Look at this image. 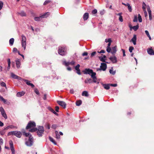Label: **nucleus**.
Masks as SVG:
<instances>
[{"instance_id":"1","label":"nucleus","mask_w":154,"mask_h":154,"mask_svg":"<svg viewBox=\"0 0 154 154\" xmlns=\"http://www.w3.org/2000/svg\"><path fill=\"white\" fill-rule=\"evenodd\" d=\"M35 122L30 121L26 127V129H30L29 130V131L30 132H34L37 130V129L35 128Z\"/></svg>"},{"instance_id":"2","label":"nucleus","mask_w":154,"mask_h":154,"mask_svg":"<svg viewBox=\"0 0 154 154\" xmlns=\"http://www.w3.org/2000/svg\"><path fill=\"white\" fill-rule=\"evenodd\" d=\"M66 49L65 47H59L58 48V53L61 55H65L66 53Z\"/></svg>"},{"instance_id":"3","label":"nucleus","mask_w":154,"mask_h":154,"mask_svg":"<svg viewBox=\"0 0 154 154\" xmlns=\"http://www.w3.org/2000/svg\"><path fill=\"white\" fill-rule=\"evenodd\" d=\"M14 135L17 137L20 138L22 136V133L20 131H15L9 132L8 135Z\"/></svg>"},{"instance_id":"4","label":"nucleus","mask_w":154,"mask_h":154,"mask_svg":"<svg viewBox=\"0 0 154 154\" xmlns=\"http://www.w3.org/2000/svg\"><path fill=\"white\" fill-rule=\"evenodd\" d=\"M50 15V13L49 12H47L45 14L42 15L40 16L39 17H35L34 18V20L36 21H40L42 18H46L47 17Z\"/></svg>"},{"instance_id":"5","label":"nucleus","mask_w":154,"mask_h":154,"mask_svg":"<svg viewBox=\"0 0 154 154\" xmlns=\"http://www.w3.org/2000/svg\"><path fill=\"white\" fill-rule=\"evenodd\" d=\"M22 45L25 50L26 48V37L23 35H22Z\"/></svg>"},{"instance_id":"6","label":"nucleus","mask_w":154,"mask_h":154,"mask_svg":"<svg viewBox=\"0 0 154 154\" xmlns=\"http://www.w3.org/2000/svg\"><path fill=\"white\" fill-rule=\"evenodd\" d=\"M44 132V130L43 127L42 126H39L37 131V133L38 136L39 137L42 136Z\"/></svg>"},{"instance_id":"7","label":"nucleus","mask_w":154,"mask_h":154,"mask_svg":"<svg viewBox=\"0 0 154 154\" xmlns=\"http://www.w3.org/2000/svg\"><path fill=\"white\" fill-rule=\"evenodd\" d=\"M107 68V65L105 63H101L100 66V68H97V71L102 70L103 71L106 70Z\"/></svg>"},{"instance_id":"8","label":"nucleus","mask_w":154,"mask_h":154,"mask_svg":"<svg viewBox=\"0 0 154 154\" xmlns=\"http://www.w3.org/2000/svg\"><path fill=\"white\" fill-rule=\"evenodd\" d=\"M33 137L32 136L29 137V140L28 141L26 142V144L27 146H30L32 145L33 143Z\"/></svg>"},{"instance_id":"9","label":"nucleus","mask_w":154,"mask_h":154,"mask_svg":"<svg viewBox=\"0 0 154 154\" xmlns=\"http://www.w3.org/2000/svg\"><path fill=\"white\" fill-rule=\"evenodd\" d=\"M83 72L85 74H88L90 75L93 74V73H96L93 72V70L89 69H86L83 71Z\"/></svg>"},{"instance_id":"10","label":"nucleus","mask_w":154,"mask_h":154,"mask_svg":"<svg viewBox=\"0 0 154 154\" xmlns=\"http://www.w3.org/2000/svg\"><path fill=\"white\" fill-rule=\"evenodd\" d=\"M9 143L11 148V149L12 151V154H14L15 150L13 144V142L12 140H10L9 142Z\"/></svg>"},{"instance_id":"11","label":"nucleus","mask_w":154,"mask_h":154,"mask_svg":"<svg viewBox=\"0 0 154 154\" xmlns=\"http://www.w3.org/2000/svg\"><path fill=\"white\" fill-rule=\"evenodd\" d=\"M0 111L2 115L3 116V117L5 119H7V116L4 109L2 107H1L0 108Z\"/></svg>"},{"instance_id":"12","label":"nucleus","mask_w":154,"mask_h":154,"mask_svg":"<svg viewBox=\"0 0 154 154\" xmlns=\"http://www.w3.org/2000/svg\"><path fill=\"white\" fill-rule=\"evenodd\" d=\"M96 73H93V74H91V77L93 79V82L94 83H97V84H98L99 83V82L97 81V78L96 76Z\"/></svg>"},{"instance_id":"13","label":"nucleus","mask_w":154,"mask_h":154,"mask_svg":"<svg viewBox=\"0 0 154 154\" xmlns=\"http://www.w3.org/2000/svg\"><path fill=\"white\" fill-rule=\"evenodd\" d=\"M57 102L60 105L63 107L64 108H66V104L65 102L60 101H57Z\"/></svg>"},{"instance_id":"14","label":"nucleus","mask_w":154,"mask_h":154,"mask_svg":"<svg viewBox=\"0 0 154 154\" xmlns=\"http://www.w3.org/2000/svg\"><path fill=\"white\" fill-rule=\"evenodd\" d=\"M11 77L14 79H17L19 80H22L23 79L20 77H19L17 75H15L13 73H11Z\"/></svg>"},{"instance_id":"15","label":"nucleus","mask_w":154,"mask_h":154,"mask_svg":"<svg viewBox=\"0 0 154 154\" xmlns=\"http://www.w3.org/2000/svg\"><path fill=\"white\" fill-rule=\"evenodd\" d=\"M148 53L150 55H154V51L151 48H148L147 49Z\"/></svg>"},{"instance_id":"16","label":"nucleus","mask_w":154,"mask_h":154,"mask_svg":"<svg viewBox=\"0 0 154 154\" xmlns=\"http://www.w3.org/2000/svg\"><path fill=\"white\" fill-rule=\"evenodd\" d=\"M147 10L149 14V20H151L152 19L151 11L149 7L147 8Z\"/></svg>"},{"instance_id":"17","label":"nucleus","mask_w":154,"mask_h":154,"mask_svg":"<svg viewBox=\"0 0 154 154\" xmlns=\"http://www.w3.org/2000/svg\"><path fill=\"white\" fill-rule=\"evenodd\" d=\"M22 80H23L25 82H26V84L29 85L31 86V87L32 88H34V85L32 83H30V81H28L26 79H23Z\"/></svg>"},{"instance_id":"18","label":"nucleus","mask_w":154,"mask_h":154,"mask_svg":"<svg viewBox=\"0 0 154 154\" xmlns=\"http://www.w3.org/2000/svg\"><path fill=\"white\" fill-rule=\"evenodd\" d=\"M137 40V37L136 35H134L133 38L131 39V41L133 42L134 45H136V42Z\"/></svg>"},{"instance_id":"19","label":"nucleus","mask_w":154,"mask_h":154,"mask_svg":"<svg viewBox=\"0 0 154 154\" xmlns=\"http://www.w3.org/2000/svg\"><path fill=\"white\" fill-rule=\"evenodd\" d=\"M17 67L18 68H19L20 66V62L19 59H17L16 60Z\"/></svg>"},{"instance_id":"20","label":"nucleus","mask_w":154,"mask_h":154,"mask_svg":"<svg viewBox=\"0 0 154 154\" xmlns=\"http://www.w3.org/2000/svg\"><path fill=\"white\" fill-rule=\"evenodd\" d=\"M109 59L113 63H116L117 62L116 58L115 56H113L109 58Z\"/></svg>"},{"instance_id":"21","label":"nucleus","mask_w":154,"mask_h":154,"mask_svg":"<svg viewBox=\"0 0 154 154\" xmlns=\"http://www.w3.org/2000/svg\"><path fill=\"white\" fill-rule=\"evenodd\" d=\"M116 46H115L112 47L111 49V53L112 54H114L117 51Z\"/></svg>"},{"instance_id":"22","label":"nucleus","mask_w":154,"mask_h":154,"mask_svg":"<svg viewBox=\"0 0 154 154\" xmlns=\"http://www.w3.org/2000/svg\"><path fill=\"white\" fill-rule=\"evenodd\" d=\"M106 57L105 55H103V57H100L99 58L100 61L103 62H105Z\"/></svg>"},{"instance_id":"23","label":"nucleus","mask_w":154,"mask_h":154,"mask_svg":"<svg viewBox=\"0 0 154 154\" xmlns=\"http://www.w3.org/2000/svg\"><path fill=\"white\" fill-rule=\"evenodd\" d=\"M25 93L23 91L18 92L17 94V96L18 97H21L24 95Z\"/></svg>"},{"instance_id":"24","label":"nucleus","mask_w":154,"mask_h":154,"mask_svg":"<svg viewBox=\"0 0 154 154\" xmlns=\"http://www.w3.org/2000/svg\"><path fill=\"white\" fill-rule=\"evenodd\" d=\"M89 14L88 13H85L83 15V19L84 20H86L88 18Z\"/></svg>"},{"instance_id":"25","label":"nucleus","mask_w":154,"mask_h":154,"mask_svg":"<svg viewBox=\"0 0 154 154\" xmlns=\"http://www.w3.org/2000/svg\"><path fill=\"white\" fill-rule=\"evenodd\" d=\"M17 127L13 125H10L5 128V129H8L9 128H17Z\"/></svg>"},{"instance_id":"26","label":"nucleus","mask_w":154,"mask_h":154,"mask_svg":"<svg viewBox=\"0 0 154 154\" xmlns=\"http://www.w3.org/2000/svg\"><path fill=\"white\" fill-rule=\"evenodd\" d=\"M103 85L106 89L108 90L109 88L110 84H103Z\"/></svg>"},{"instance_id":"27","label":"nucleus","mask_w":154,"mask_h":154,"mask_svg":"<svg viewBox=\"0 0 154 154\" xmlns=\"http://www.w3.org/2000/svg\"><path fill=\"white\" fill-rule=\"evenodd\" d=\"M85 83H91L92 82V80L91 79H87L85 81Z\"/></svg>"},{"instance_id":"28","label":"nucleus","mask_w":154,"mask_h":154,"mask_svg":"<svg viewBox=\"0 0 154 154\" xmlns=\"http://www.w3.org/2000/svg\"><path fill=\"white\" fill-rule=\"evenodd\" d=\"M82 95L83 96H85L86 97H88V92L86 91H84L82 92Z\"/></svg>"},{"instance_id":"29","label":"nucleus","mask_w":154,"mask_h":154,"mask_svg":"<svg viewBox=\"0 0 154 154\" xmlns=\"http://www.w3.org/2000/svg\"><path fill=\"white\" fill-rule=\"evenodd\" d=\"M14 38H11L9 40V44H10L11 45H12L13 44H14Z\"/></svg>"},{"instance_id":"30","label":"nucleus","mask_w":154,"mask_h":154,"mask_svg":"<svg viewBox=\"0 0 154 154\" xmlns=\"http://www.w3.org/2000/svg\"><path fill=\"white\" fill-rule=\"evenodd\" d=\"M7 61L8 63V70L10 68V65H11V62L10 59H8L7 60Z\"/></svg>"},{"instance_id":"31","label":"nucleus","mask_w":154,"mask_h":154,"mask_svg":"<svg viewBox=\"0 0 154 154\" xmlns=\"http://www.w3.org/2000/svg\"><path fill=\"white\" fill-rule=\"evenodd\" d=\"M139 27V26L138 24L136 26H134L133 27L132 29H133L135 31H136L138 29Z\"/></svg>"},{"instance_id":"32","label":"nucleus","mask_w":154,"mask_h":154,"mask_svg":"<svg viewBox=\"0 0 154 154\" xmlns=\"http://www.w3.org/2000/svg\"><path fill=\"white\" fill-rule=\"evenodd\" d=\"M122 13H119L118 14V15L119 16V20L121 22H122L123 21L122 17L121 16Z\"/></svg>"},{"instance_id":"33","label":"nucleus","mask_w":154,"mask_h":154,"mask_svg":"<svg viewBox=\"0 0 154 154\" xmlns=\"http://www.w3.org/2000/svg\"><path fill=\"white\" fill-rule=\"evenodd\" d=\"M49 109L51 112H52L54 114H55L56 115H58V114L56 112L54 111V110L53 109H52V108H51V107H50V108H49Z\"/></svg>"},{"instance_id":"34","label":"nucleus","mask_w":154,"mask_h":154,"mask_svg":"<svg viewBox=\"0 0 154 154\" xmlns=\"http://www.w3.org/2000/svg\"><path fill=\"white\" fill-rule=\"evenodd\" d=\"M109 72L110 74L114 75L115 73V72L113 71V68L112 67L109 70Z\"/></svg>"},{"instance_id":"35","label":"nucleus","mask_w":154,"mask_h":154,"mask_svg":"<svg viewBox=\"0 0 154 154\" xmlns=\"http://www.w3.org/2000/svg\"><path fill=\"white\" fill-rule=\"evenodd\" d=\"M49 139L54 144L56 145V143L55 141L54 140V139L51 137H49Z\"/></svg>"},{"instance_id":"36","label":"nucleus","mask_w":154,"mask_h":154,"mask_svg":"<svg viewBox=\"0 0 154 154\" xmlns=\"http://www.w3.org/2000/svg\"><path fill=\"white\" fill-rule=\"evenodd\" d=\"M127 6H128V8L129 11L131 12L132 11V8L130 4L128 3H127Z\"/></svg>"},{"instance_id":"37","label":"nucleus","mask_w":154,"mask_h":154,"mask_svg":"<svg viewBox=\"0 0 154 154\" xmlns=\"http://www.w3.org/2000/svg\"><path fill=\"white\" fill-rule=\"evenodd\" d=\"M82 103V101L81 100H78L76 102V105L77 106H79Z\"/></svg>"},{"instance_id":"38","label":"nucleus","mask_w":154,"mask_h":154,"mask_svg":"<svg viewBox=\"0 0 154 154\" xmlns=\"http://www.w3.org/2000/svg\"><path fill=\"white\" fill-rule=\"evenodd\" d=\"M19 14L21 16H26V13L23 11H21L19 13Z\"/></svg>"},{"instance_id":"39","label":"nucleus","mask_w":154,"mask_h":154,"mask_svg":"<svg viewBox=\"0 0 154 154\" xmlns=\"http://www.w3.org/2000/svg\"><path fill=\"white\" fill-rule=\"evenodd\" d=\"M146 5L145 3L144 2H143L142 4V8L143 11L146 10Z\"/></svg>"},{"instance_id":"40","label":"nucleus","mask_w":154,"mask_h":154,"mask_svg":"<svg viewBox=\"0 0 154 154\" xmlns=\"http://www.w3.org/2000/svg\"><path fill=\"white\" fill-rule=\"evenodd\" d=\"M7 130L8 129H5V128L4 129L0 131V134H1L2 135H4L5 134V131L6 130Z\"/></svg>"},{"instance_id":"41","label":"nucleus","mask_w":154,"mask_h":154,"mask_svg":"<svg viewBox=\"0 0 154 154\" xmlns=\"http://www.w3.org/2000/svg\"><path fill=\"white\" fill-rule=\"evenodd\" d=\"M0 84L2 86L5 87H6V85L5 83V82H0Z\"/></svg>"},{"instance_id":"42","label":"nucleus","mask_w":154,"mask_h":154,"mask_svg":"<svg viewBox=\"0 0 154 154\" xmlns=\"http://www.w3.org/2000/svg\"><path fill=\"white\" fill-rule=\"evenodd\" d=\"M55 134L56 135V137L57 139H59L60 138V135L58 133V132L57 131H55Z\"/></svg>"},{"instance_id":"43","label":"nucleus","mask_w":154,"mask_h":154,"mask_svg":"<svg viewBox=\"0 0 154 154\" xmlns=\"http://www.w3.org/2000/svg\"><path fill=\"white\" fill-rule=\"evenodd\" d=\"M138 21L140 22H141L142 21V19L141 18V16L140 14L138 15Z\"/></svg>"},{"instance_id":"44","label":"nucleus","mask_w":154,"mask_h":154,"mask_svg":"<svg viewBox=\"0 0 154 154\" xmlns=\"http://www.w3.org/2000/svg\"><path fill=\"white\" fill-rule=\"evenodd\" d=\"M105 42H111L112 41L111 39L110 38L108 39H106L105 40Z\"/></svg>"},{"instance_id":"45","label":"nucleus","mask_w":154,"mask_h":154,"mask_svg":"<svg viewBox=\"0 0 154 154\" xmlns=\"http://www.w3.org/2000/svg\"><path fill=\"white\" fill-rule=\"evenodd\" d=\"M0 100L3 101L4 103H5L6 102V100L4 99L3 97L0 95Z\"/></svg>"},{"instance_id":"46","label":"nucleus","mask_w":154,"mask_h":154,"mask_svg":"<svg viewBox=\"0 0 154 154\" xmlns=\"http://www.w3.org/2000/svg\"><path fill=\"white\" fill-rule=\"evenodd\" d=\"M3 5V3L2 1H0V11L2 9Z\"/></svg>"},{"instance_id":"47","label":"nucleus","mask_w":154,"mask_h":154,"mask_svg":"<svg viewBox=\"0 0 154 154\" xmlns=\"http://www.w3.org/2000/svg\"><path fill=\"white\" fill-rule=\"evenodd\" d=\"M63 63V64H64L66 66H67L70 65V63L69 62H66V61H64Z\"/></svg>"},{"instance_id":"48","label":"nucleus","mask_w":154,"mask_h":154,"mask_svg":"<svg viewBox=\"0 0 154 154\" xmlns=\"http://www.w3.org/2000/svg\"><path fill=\"white\" fill-rule=\"evenodd\" d=\"M133 21L134 22H137V16L136 15L134 16Z\"/></svg>"},{"instance_id":"49","label":"nucleus","mask_w":154,"mask_h":154,"mask_svg":"<svg viewBox=\"0 0 154 154\" xmlns=\"http://www.w3.org/2000/svg\"><path fill=\"white\" fill-rule=\"evenodd\" d=\"M23 134L25 135L26 137L29 136V137L30 136H31V135H30L29 133H23Z\"/></svg>"},{"instance_id":"50","label":"nucleus","mask_w":154,"mask_h":154,"mask_svg":"<svg viewBox=\"0 0 154 154\" xmlns=\"http://www.w3.org/2000/svg\"><path fill=\"white\" fill-rule=\"evenodd\" d=\"M111 49L110 47H107L106 51L108 53L110 52Z\"/></svg>"},{"instance_id":"51","label":"nucleus","mask_w":154,"mask_h":154,"mask_svg":"<svg viewBox=\"0 0 154 154\" xmlns=\"http://www.w3.org/2000/svg\"><path fill=\"white\" fill-rule=\"evenodd\" d=\"M134 49V48L133 47L131 46L129 48V51L131 53L132 51Z\"/></svg>"},{"instance_id":"52","label":"nucleus","mask_w":154,"mask_h":154,"mask_svg":"<svg viewBox=\"0 0 154 154\" xmlns=\"http://www.w3.org/2000/svg\"><path fill=\"white\" fill-rule=\"evenodd\" d=\"M34 91H35V93L36 94H37L38 95L39 94V91L37 89H36V88L35 89Z\"/></svg>"},{"instance_id":"53","label":"nucleus","mask_w":154,"mask_h":154,"mask_svg":"<svg viewBox=\"0 0 154 154\" xmlns=\"http://www.w3.org/2000/svg\"><path fill=\"white\" fill-rule=\"evenodd\" d=\"M80 66L79 64H77L76 66L75 67V69L76 70H78L79 69V68Z\"/></svg>"},{"instance_id":"54","label":"nucleus","mask_w":154,"mask_h":154,"mask_svg":"<svg viewBox=\"0 0 154 154\" xmlns=\"http://www.w3.org/2000/svg\"><path fill=\"white\" fill-rule=\"evenodd\" d=\"M46 128L48 129H50V125L49 124H47L46 125Z\"/></svg>"},{"instance_id":"55","label":"nucleus","mask_w":154,"mask_h":154,"mask_svg":"<svg viewBox=\"0 0 154 154\" xmlns=\"http://www.w3.org/2000/svg\"><path fill=\"white\" fill-rule=\"evenodd\" d=\"M97 11L96 9L93 10L92 11V13L93 14H95L97 13Z\"/></svg>"},{"instance_id":"56","label":"nucleus","mask_w":154,"mask_h":154,"mask_svg":"<svg viewBox=\"0 0 154 154\" xmlns=\"http://www.w3.org/2000/svg\"><path fill=\"white\" fill-rule=\"evenodd\" d=\"M57 127V126L56 125H52L51 128L53 129H55Z\"/></svg>"},{"instance_id":"57","label":"nucleus","mask_w":154,"mask_h":154,"mask_svg":"<svg viewBox=\"0 0 154 154\" xmlns=\"http://www.w3.org/2000/svg\"><path fill=\"white\" fill-rule=\"evenodd\" d=\"M144 11V15H145V16L146 17H147V12L146 11V10H145L144 11Z\"/></svg>"},{"instance_id":"58","label":"nucleus","mask_w":154,"mask_h":154,"mask_svg":"<svg viewBox=\"0 0 154 154\" xmlns=\"http://www.w3.org/2000/svg\"><path fill=\"white\" fill-rule=\"evenodd\" d=\"M50 1L49 0H48L47 1H46L44 3V5H46L48 3L50 2Z\"/></svg>"},{"instance_id":"59","label":"nucleus","mask_w":154,"mask_h":154,"mask_svg":"<svg viewBox=\"0 0 154 154\" xmlns=\"http://www.w3.org/2000/svg\"><path fill=\"white\" fill-rule=\"evenodd\" d=\"M76 73L79 75H80L81 74V73L80 72V69H79L76 70Z\"/></svg>"},{"instance_id":"60","label":"nucleus","mask_w":154,"mask_h":154,"mask_svg":"<svg viewBox=\"0 0 154 154\" xmlns=\"http://www.w3.org/2000/svg\"><path fill=\"white\" fill-rule=\"evenodd\" d=\"M96 54V52L95 51H94L91 54V57H92L93 56H94L95 54Z\"/></svg>"},{"instance_id":"61","label":"nucleus","mask_w":154,"mask_h":154,"mask_svg":"<svg viewBox=\"0 0 154 154\" xmlns=\"http://www.w3.org/2000/svg\"><path fill=\"white\" fill-rule=\"evenodd\" d=\"M59 107L58 106H56L55 107V110L57 112H59Z\"/></svg>"},{"instance_id":"62","label":"nucleus","mask_w":154,"mask_h":154,"mask_svg":"<svg viewBox=\"0 0 154 154\" xmlns=\"http://www.w3.org/2000/svg\"><path fill=\"white\" fill-rule=\"evenodd\" d=\"M145 32L146 34V35L147 36H149L150 35H149V32L148 31H147V30L145 31Z\"/></svg>"},{"instance_id":"63","label":"nucleus","mask_w":154,"mask_h":154,"mask_svg":"<svg viewBox=\"0 0 154 154\" xmlns=\"http://www.w3.org/2000/svg\"><path fill=\"white\" fill-rule=\"evenodd\" d=\"M122 51L123 52V56H125V50L123 49H122Z\"/></svg>"},{"instance_id":"64","label":"nucleus","mask_w":154,"mask_h":154,"mask_svg":"<svg viewBox=\"0 0 154 154\" xmlns=\"http://www.w3.org/2000/svg\"><path fill=\"white\" fill-rule=\"evenodd\" d=\"M110 85L112 86L115 87H116L117 85L116 84H110Z\"/></svg>"}]
</instances>
